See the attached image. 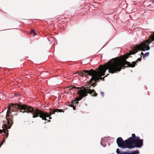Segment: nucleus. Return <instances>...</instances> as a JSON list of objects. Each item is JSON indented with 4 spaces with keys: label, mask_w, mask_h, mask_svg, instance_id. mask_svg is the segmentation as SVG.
<instances>
[{
    "label": "nucleus",
    "mask_w": 154,
    "mask_h": 154,
    "mask_svg": "<svg viewBox=\"0 0 154 154\" xmlns=\"http://www.w3.org/2000/svg\"><path fill=\"white\" fill-rule=\"evenodd\" d=\"M129 152H130V154H137L139 153V152L138 150L129 151Z\"/></svg>",
    "instance_id": "12"
},
{
    "label": "nucleus",
    "mask_w": 154,
    "mask_h": 154,
    "mask_svg": "<svg viewBox=\"0 0 154 154\" xmlns=\"http://www.w3.org/2000/svg\"><path fill=\"white\" fill-rule=\"evenodd\" d=\"M93 70L92 69H90V70H84L82 72H79L77 73L81 77H84V76H87V75L91 76V77L93 76Z\"/></svg>",
    "instance_id": "8"
},
{
    "label": "nucleus",
    "mask_w": 154,
    "mask_h": 154,
    "mask_svg": "<svg viewBox=\"0 0 154 154\" xmlns=\"http://www.w3.org/2000/svg\"><path fill=\"white\" fill-rule=\"evenodd\" d=\"M154 44V42L152 44Z\"/></svg>",
    "instance_id": "19"
},
{
    "label": "nucleus",
    "mask_w": 154,
    "mask_h": 154,
    "mask_svg": "<svg viewBox=\"0 0 154 154\" xmlns=\"http://www.w3.org/2000/svg\"><path fill=\"white\" fill-rule=\"evenodd\" d=\"M48 122H50V120H49L48 121Z\"/></svg>",
    "instance_id": "18"
},
{
    "label": "nucleus",
    "mask_w": 154,
    "mask_h": 154,
    "mask_svg": "<svg viewBox=\"0 0 154 154\" xmlns=\"http://www.w3.org/2000/svg\"><path fill=\"white\" fill-rule=\"evenodd\" d=\"M116 152L117 154H130V152H129L120 151L119 149L118 148L116 150Z\"/></svg>",
    "instance_id": "9"
},
{
    "label": "nucleus",
    "mask_w": 154,
    "mask_h": 154,
    "mask_svg": "<svg viewBox=\"0 0 154 154\" xmlns=\"http://www.w3.org/2000/svg\"><path fill=\"white\" fill-rule=\"evenodd\" d=\"M129 149L134 148H140L143 145V140L140 139L138 136H136L134 134H132L131 137H129Z\"/></svg>",
    "instance_id": "5"
},
{
    "label": "nucleus",
    "mask_w": 154,
    "mask_h": 154,
    "mask_svg": "<svg viewBox=\"0 0 154 154\" xmlns=\"http://www.w3.org/2000/svg\"><path fill=\"white\" fill-rule=\"evenodd\" d=\"M77 93L79 96L77 97L75 99L74 101H72L71 103L72 104H73L75 101L78 102L81 100L83 97L87 96L88 93L90 94H93V95L94 96H96L97 95V94L96 93L94 90L91 89L90 86H88L83 89H80L77 91Z\"/></svg>",
    "instance_id": "4"
},
{
    "label": "nucleus",
    "mask_w": 154,
    "mask_h": 154,
    "mask_svg": "<svg viewBox=\"0 0 154 154\" xmlns=\"http://www.w3.org/2000/svg\"><path fill=\"white\" fill-rule=\"evenodd\" d=\"M18 110H20V112L23 113L26 112H30L32 115L33 118L38 116L42 119V120L46 121V117H49V119H51L50 116L52 115L51 112H50L49 114L46 112L41 111L38 109H34L32 106L25 104H14L11 103L8 106V109L6 113V121L5 122H4L3 126H4V128L6 129L4 130V139L7 138L8 136V130L10 128L13 124V116L11 114V111L12 112L17 113Z\"/></svg>",
    "instance_id": "1"
},
{
    "label": "nucleus",
    "mask_w": 154,
    "mask_h": 154,
    "mask_svg": "<svg viewBox=\"0 0 154 154\" xmlns=\"http://www.w3.org/2000/svg\"><path fill=\"white\" fill-rule=\"evenodd\" d=\"M21 97V95L18 94H14V97L15 98V99L16 100L17 99H20Z\"/></svg>",
    "instance_id": "11"
},
{
    "label": "nucleus",
    "mask_w": 154,
    "mask_h": 154,
    "mask_svg": "<svg viewBox=\"0 0 154 154\" xmlns=\"http://www.w3.org/2000/svg\"><path fill=\"white\" fill-rule=\"evenodd\" d=\"M141 60V58H138L137 60L135 61H133L131 63L130 62H128L126 60H125L122 63V67L125 68V66L124 65H127L129 67H134L135 65L136 64V63L138 61H140Z\"/></svg>",
    "instance_id": "7"
},
{
    "label": "nucleus",
    "mask_w": 154,
    "mask_h": 154,
    "mask_svg": "<svg viewBox=\"0 0 154 154\" xmlns=\"http://www.w3.org/2000/svg\"><path fill=\"white\" fill-rule=\"evenodd\" d=\"M129 138L124 140L121 137H118L116 140V143L118 146L121 148L129 149Z\"/></svg>",
    "instance_id": "6"
},
{
    "label": "nucleus",
    "mask_w": 154,
    "mask_h": 154,
    "mask_svg": "<svg viewBox=\"0 0 154 154\" xmlns=\"http://www.w3.org/2000/svg\"><path fill=\"white\" fill-rule=\"evenodd\" d=\"M71 89L72 90V89H79V87H74V86H71Z\"/></svg>",
    "instance_id": "15"
},
{
    "label": "nucleus",
    "mask_w": 154,
    "mask_h": 154,
    "mask_svg": "<svg viewBox=\"0 0 154 154\" xmlns=\"http://www.w3.org/2000/svg\"><path fill=\"white\" fill-rule=\"evenodd\" d=\"M122 67V63L119 61L107 62L101 69L97 71L93 70V76L87 83L88 85H89L90 87L93 86V88L96 85V82L99 81L100 80H103L104 78H102V77L105 75L106 70H108L109 73H113L120 71Z\"/></svg>",
    "instance_id": "2"
},
{
    "label": "nucleus",
    "mask_w": 154,
    "mask_h": 154,
    "mask_svg": "<svg viewBox=\"0 0 154 154\" xmlns=\"http://www.w3.org/2000/svg\"><path fill=\"white\" fill-rule=\"evenodd\" d=\"M107 141V138L105 137L104 139L102 138L101 139L100 141V144L102 145L103 147H105L106 145L105 143Z\"/></svg>",
    "instance_id": "10"
},
{
    "label": "nucleus",
    "mask_w": 154,
    "mask_h": 154,
    "mask_svg": "<svg viewBox=\"0 0 154 154\" xmlns=\"http://www.w3.org/2000/svg\"><path fill=\"white\" fill-rule=\"evenodd\" d=\"M30 33H33L34 35H35L36 34L35 30L33 29L31 30L30 32Z\"/></svg>",
    "instance_id": "14"
},
{
    "label": "nucleus",
    "mask_w": 154,
    "mask_h": 154,
    "mask_svg": "<svg viewBox=\"0 0 154 154\" xmlns=\"http://www.w3.org/2000/svg\"><path fill=\"white\" fill-rule=\"evenodd\" d=\"M55 112V111H52V113H52V114H54Z\"/></svg>",
    "instance_id": "17"
},
{
    "label": "nucleus",
    "mask_w": 154,
    "mask_h": 154,
    "mask_svg": "<svg viewBox=\"0 0 154 154\" xmlns=\"http://www.w3.org/2000/svg\"><path fill=\"white\" fill-rule=\"evenodd\" d=\"M153 41H154V31L151 35L149 39L134 46L133 51H131L128 54L127 56L125 57V59L128 58L130 55L135 54L138 50L143 51L149 50L150 49V47L149 45H147L146 44H150Z\"/></svg>",
    "instance_id": "3"
},
{
    "label": "nucleus",
    "mask_w": 154,
    "mask_h": 154,
    "mask_svg": "<svg viewBox=\"0 0 154 154\" xmlns=\"http://www.w3.org/2000/svg\"><path fill=\"white\" fill-rule=\"evenodd\" d=\"M141 54L142 55H143V57H144L148 56L149 54V52H147L144 54L143 53L141 52Z\"/></svg>",
    "instance_id": "13"
},
{
    "label": "nucleus",
    "mask_w": 154,
    "mask_h": 154,
    "mask_svg": "<svg viewBox=\"0 0 154 154\" xmlns=\"http://www.w3.org/2000/svg\"><path fill=\"white\" fill-rule=\"evenodd\" d=\"M100 94L101 95V96H102V97H103L104 95V93L103 92H100Z\"/></svg>",
    "instance_id": "16"
}]
</instances>
